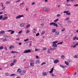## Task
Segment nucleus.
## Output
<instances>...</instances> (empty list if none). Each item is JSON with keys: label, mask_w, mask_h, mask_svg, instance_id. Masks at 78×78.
<instances>
[{"label": "nucleus", "mask_w": 78, "mask_h": 78, "mask_svg": "<svg viewBox=\"0 0 78 78\" xmlns=\"http://www.w3.org/2000/svg\"><path fill=\"white\" fill-rule=\"evenodd\" d=\"M50 25H53L54 27H56L57 28L58 27V25L57 24H56V23L53 22L51 23H50Z\"/></svg>", "instance_id": "1"}, {"label": "nucleus", "mask_w": 78, "mask_h": 78, "mask_svg": "<svg viewBox=\"0 0 78 78\" xmlns=\"http://www.w3.org/2000/svg\"><path fill=\"white\" fill-rule=\"evenodd\" d=\"M30 66H31L32 67H33V66H34V62H33V60H30Z\"/></svg>", "instance_id": "2"}, {"label": "nucleus", "mask_w": 78, "mask_h": 78, "mask_svg": "<svg viewBox=\"0 0 78 78\" xmlns=\"http://www.w3.org/2000/svg\"><path fill=\"white\" fill-rule=\"evenodd\" d=\"M23 16H24L23 15H19L18 16H17L16 17V19H20V18H21V17H23Z\"/></svg>", "instance_id": "3"}, {"label": "nucleus", "mask_w": 78, "mask_h": 78, "mask_svg": "<svg viewBox=\"0 0 78 78\" xmlns=\"http://www.w3.org/2000/svg\"><path fill=\"white\" fill-rule=\"evenodd\" d=\"M31 52V50L28 49V50L25 51L23 52L24 53H30Z\"/></svg>", "instance_id": "4"}, {"label": "nucleus", "mask_w": 78, "mask_h": 78, "mask_svg": "<svg viewBox=\"0 0 78 78\" xmlns=\"http://www.w3.org/2000/svg\"><path fill=\"white\" fill-rule=\"evenodd\" d=\"M43 10H44L45 11H50V9L48 8H43Z\"/></svg>", "instance_id": "5"}, {"label": "nucleus", "mask_w": 78, "mask_h": 78, "mask_svg": "<svg viewBox=\"0 0 78 78\" xmlns=\"http://www.w3.org/2000/svg\"><path fill=\"white\" fill-rule=\"evenodd\" d=\"M8 32H9V31H11V34H12L13 33H14V30H9L7 31Z\"/></svg>", "instance_id": "6"}, {"label": "nucleus", "mask_w": 78, "mask_h": 78, "mask_svg": "<svg viewBox=\"0 0 78 78\" xmlns=\"http://www.w3.org/2000/svg\"><path fill=\"white\" fill-rule=\"evenodd\" d=\"M42 75H43V76H47V73L45 72H43L42 73Z\"/></svg>", "instance_id": "7"}, {"label": "nucleus", "mask_w": 78, "mask_h": 78, "mask_svg": "<svg viewBox=\"0 0 78 78\" xmlns=\"http://www.w3.org/2000/svg\"><path fill=\"white\" fill-rule=\"evenodd\" d=\"M52 47H58V45L56 44H53Z\"/></svg>", "instance_id": "8"}, {"label": "nucleus", "mask_w": 78, "mask_h": 78, "mask_svg": "<svg viewBox=\"0 0 78 78\" xmlns=\"http://www.w3.org/2000/svg\"><path fill=\"white\" fill-rule=\"evenodd\" d=\"M8 17L7 16H4V17H2V20H6L7 19H8Z\"/></svg>", "instance_id": "9"}, {"label": "nucleus", "mask_w": 78, "mask_h": 78, "mask_svg": "<svg viewBox=\"0 0 78 78\" xmlns=\"http://www.w3.org/2000/svg\"><path fill=\"white\" fill-rule=\"evenodd\" d=\"M58 62H59V60H58V59H56L54 61V62L55 64H56V63H58Z\"/></svg>", "instance_id": "10"}, {"label": "nucleus", "mask_w": 78, "mask_h": 78, "mask_svg": "<svg viewBox=\"0 0 78 78\" xmlns=\"http://www.w3.org/2000/svg\"><path fill=\"white\" fill-rule=\"evenodd\" d=\"M14 48V47L13 46H11L9 47V49H13Z\"/></svg>", "instance_id": "11"}, {"label": "nucleus", "mask_w": 78, "mask_h": 78, "mask_svg": "<svg viewBox=\"0 0 78 78\" xmlns=\"http://www.w3.org/2000/svg\"><path fill=\"white\" fill-rule=\"evenodd\" d=\"M76 45H78V43H76L73 46V48H75L76 47Z\"/></svg>", "instance_id": "12"}, {"label": "nucleus", "mask_w": 78, "mask_h": 78, "mask_svg": "<svg viewBox=\"0 0 78 78\" xmlns=\"http://www.w3.org/2000/svg\"><path fill=\"white\" fill-rule=\"evenodd\" d=\"M17 72L20 73V72H22V70L20 69H18L17 70Z\"/></svg>", "instance_id": "13"}, {"label": "nucleus", "mask_w": 78, "mask_h": 78, "mask_svg": "<svg viewBox=\"0 0 78 78\" xmlns=\"http://www.w3.org/2000/svg\"><path fill=\"white\" fill-rule=\"evenodd\" d=\"M35 63L36 64H38V63H39V60H36L35 61Z\"/></svg>", "instance_id": "14"}, {"label": "nucleus", "mask_w": 78, "mask_h": 78, "mask_svg": "<svg viewBox=\"0 0 78 78\" xmlns=\"http://www.w3.org/2000/svg\"><path fill=\"white\" fill-rule=\"evenodd\" d=\"M52 33H55V32H56V30L55 29H53L52 30Z\"/></svg>", "instance_id": "15"}, {"label": "nucleus", "mask_w": 78, "mask_h": 78, "mask_svg": "<svg viewBox=\"0 0 78 78\" xmlns=\"http://www.w3.org/2000/svg\"><path fill=\"white\" fill-rule=\"evenodd\" d=\"M53 68H52L51 69V71H49V73H52V72H53Z\"/></svg>", "instance_id": "16"}, {"label": "nucleus", "mask_w": 78, "mask_h": 78, "mask_svg": "<svg viewBox=\"0 0 78 78\" xmlns=\"http://www.w3.org/2000/svg\"><path fill=\"white\" fill-rule=\"evenodd\" d=\"M65 63L66 64V65H67V66H69V62L66 61H65Z\"/></svg>", "instance_id": "17"}, {"label": "nucleus", "mask_w": 78, "mask_h": 78, "mask_svg": "<svg viewBox=\"0 0 78 78\" xmlns=\"http://www.w3.org/2000/svg\"><path fill=\"white\" fill-rule=\"evenodd\" d=\"M55 34V35H59V32H56Z\"/></svg>", "instance_id": "18"}, {"label": "nucleus", "mask_w": 78, "mask_h": 78, "mask_svg": "<svg viewBox=\"0 0 78 78\" xmlns=\"http://www.w3.org/2000/svg\"><path fill=\"white\" fill-rule=\"evenodd\" d=\"M74 58H78V55H76L73 56Z\"/></svg>", "instance_id": "19"}, {"label": "nucleus", "mask_w": 78, "mask_h": 78, "mask_svg": "<svg viewBox=\"0 0 78 78\" xmlns=\"http://www.w3.org/2000/svg\"><path fill=\"white\" fill-rule=\"evenodd\" d=\"M20 26L21 27H24V24H23V23H21V24H20Z\"/></svg>", "instance_id": "20"}, {"label": "nucleus", "mask_w": 78, "mask_h": 78, "mask_svg": "<svg viewBox=\"0 0 78 78\" xmlns=\"http://www.w3.org/2000/svg\"><path fill=\"white\" fill-rule=\"evenodd\" d=\"M58 41H55L52 42V44H56V43H58Z\"/></svg>", "instance_id": "21"}, {"label": "nucleus", "mask_w": 78, "mask_h": 78, "mask_svg": "<svg viewBox=\"0 0 78 78\" xmlns=\"http://www.w3.org/2000/svg\"><path fill=\"white\" fill-rule=\"evenodd\" d=\"M46 64V62H43L41 64V66H42L43 65H45V64Z\"/></svg>", "instance_id": "22"}, {"label": "nucleus", "mask_w": 78, "mask_h": 78, "mask_svg": "<svg viewBox=\"0 0 78 78\" xmlns=\"http://www.w3.org/2000/svg\"><path fill=\"white\" fill-rule=\"evenodd\" d=\"M51 52H50V49H48V54H50V53Z\"/></svg>", "instance_id": "23"}, {"label": "nucleus", "mask_w": 78, "mask_h": 78, "mask_svg": "<svg viewBox=\"0 0 78 78\" xmlns=\"http://www.w3.org/2000/svg\"><path fill=\"white\" fill-rule=\"evenodd\" d=\"M45 31L44 30H43V31H42V33H41V35H42V34H44V33H45Z\"/></svg>", "instance_id": "24"}, {"label": "nucleus", "mask_w": 78, "mask_h": 78, "mask_svg": "<svg viewBox=\"0 0 78 78\" xmlns=\"http://www.w3.org/2000/svg\"><path fill=\"white\" fill-rule=\"evenodd\" d=\"M59 20V19H56L54 21V22H56L57 21H58Z\"/></svg>", "instance_id": "25"}, {"label": "nucleus", "mask_w": 78, "mask_h": 78, "mask_svg": "<svg viewBox=\"0 0 78 78\" xmlns=\"http://www.w3.org/2000/svg\"><path fill=\"white\" fill-rule=\"evenodd\" d=\"M69 12V11H64L63 12V13H66V14H67V13L68 12Z\"/></svg>", "instance_id": "26"}, {"label": "nucleus", "mask_w": 78, "mask_h": 78, "mask_svg": "<svg viewBox=\"0 0 78 78\" xmlns=\"http://www.w3.org/2000/svg\"><path fill=\"white\" fill-rule=\"evenodd\" d=\"M62 43H63V42H62L58 43L57 44V45H59V44H62Z\"/></svg>", "instance_id": "27"}, {"label": "nucleus", "mask_w": 78, "mask_h": 78, "mask_svg": "<svg viewBox=\"0 0 78 78\" xmlns=\"http://www.w3.org/2000/svg\"><path fill=\"white\" fill-rule=\"evenodd\" d=\"M13 65H14V62L10 64V66H13Z\"/></svg>", "instance_id": "28"}, {"label": "nucleus", "mask_w": 78, "mask_h": 78, "mask_svg": "<svg viewBox=\"0 0 78 78\" xmlns=\"http://www.w3.org/2000/svg\"><path fill=\"white\" fill-rule=\"evenodd\" d=\"M28 27H30V25L28 24L26 26V28H28Z\"/></svg>", "instance_id": "29"}, {"label": "nucleus", "mask_w": 78, "mask_h": 78, "mask_svg": "<svg viewBox=\"0 0 78 78\" xmlns=\"http://www.w3.org/2000/svg\"><path fill=\"white\" fill-rule=\"evenodd\" d=\"M0 33H1V34H3V33H5V31H1Z\"/></svg>", "instance_id": "30"}, {"label": "nucleus", "mask_w": 78, "mask_h": 78, "mask_svg": "<svg viewBox=\"0 0 78 78\" xmlns=\"http://www.w3.org/2000/svg\"><path fill=\"white\" fill-rule=\"evenodd\" d=\"M30 32V30H27V31L26 32V34H27L28 33Z\"/></svg>", "instance_id": "31"}, {"label": "nucleus", "mask_w": 78, "mask_h": 78, "mask_svg": "<svg viewBox=\"0 0 78 78\" xmlns=\"http://www.w3.org/2000/svg\"><path fill=\"white\" fill-rule=\"evenodd\" d=\"M22 33V30H21L18 32V34H20V33Z\"/></svg>", "instance_id": "32"}, {"label": "nucleus", "mask_w": 78, "mask_h": 78, "mask_svg": "<svg viewBox=\"0 0 78 78\" xmlns=\"http://www.w3.org/2000/svg\"><path fill=\"white\" fill-rule=\"evenodd\" d=\"M61 58H62V59H64V58H65V56H64V55H62L61 56Z\"/></svg>", "instance_id": "33"}, {"label": "nucleus", "mask_w": 78, "mask_h": 78, "mask_svg": "<svg viewBox=\"0 0 78 78\" xmlns=\"http://www.w3.org/2000/svg\"><path fill=\"white\" fill-rule=\"evenodd\" d=\"M39 35V33H37L36 34V36H38Z\"/></svg>", "instance_id": "34"}, {"label": "nucleus", "mask_w": 78, "mask_h": 78, "mask_svg": "<svg viewBox=\"0 0 78 78\" xmlns=\"http://www.w3.org/2000/svg\"><path fill=\"white\" fill-rule=\"evenodd\" d=\"M26 72H27V71H25V70H23V73H26Z\"/></svg>", "instance_id": "35"}, {"label": "nucleus", "mask_w": 78, "mask_h": 78, "mask_svg": "<svg viewBox=\"0 0 78 78\" xmlns=\"http://www.w3.org/2000/svg\"><path fill=\"white\" fill-rule=\"evenodd\" d=\"M3 41H4V42H5V41H7V39H4L3 40Z\"/></svg>", "instance_id": "36"}, {"label": "nucleus", "mask_w": 78, "mask_h": 78, "mask_svg": "<svg viewBox=\"0 0 78 78\" xmlns=\"http://www.w3.org/2000/svg\"><path fill=\"white\" fill-rule=\"evenodd\" d=\"M4 48L2 46L0 47V49H3Z\"/></svg>", "instance_id": "37"}, {"label": "nucleus", "mask_w": 78, "mask_h": 78, "mask_svg": "<svg viewBox=\"0 0 78 78\" xmlns=\"http://www.w3.org/2000/svg\"><path fill=\"white\" fill-rule=\"evenodd\" d=\"M66 15H70V14H71L70 13H67L66 14Z\"/></svg>", "instance_id": "38"}, {"label": "nucleus", "mask_w": 78, "mask_h": 78, "mask_svg": "<svg viewBox=\"0 0 78 78\" xmlns=\"http://www.w3.org/2000/svg\"><path fill=\"white\" fill-rule=\"evenodd\" d=\"M60 67H62V68H64V66H63L61 65H60Z\"/></svg>", "instance_id": "39"}, {"label": "nucleus", "mask_w": 78, "mask_h": 78, "mask_svg": "<svg viewBox=\"0 0 78 78\" xmlns=\"http://www.w3.org/2000/svg\"><path fill=\"white\" fill-rule=\"evenodd\" d=\"M2 18H3V16H2V15H1L0 16V20L2 19Z\"/></svg>", "instance_id": "40"}, {"label": "nucleus", "mask_w": 78, "mask_h": 78, "mask_svg": "<svg viewBox=\"0 0 78 78\" xmlns=\"http://www.w3.org/2000/svg\"><path fill=\"white\" fill-rule=\"evenodd\" d=\"M36 59H39V57L38 56V55H37L36 56Z\"/></svg>", "instance_id": "41"}, {"label": "nucleus", "mask_w": 78, "mask_h": 78, "mask_svg": "<svg viewBox=\"0 0 78 78\" xmlns=\"http://www.w3.org/2000/svg\"><path fill=\"white\" fill-rule=\"evenodd\" d=\"M65 30H66V29H65V28H63L61 30V31H65Z\"/></svg>", "instance_id": "42"}, {"label": "nucleus", "mask_w": 78, "mask_h": 78, "mask_svg": "<svg viewBox=\"0 0 78 78\" xmlns=\"http://www.w3.org/2000/svg\"><path fill=\"white\" fill-rule=\"evenodd\" d=\"M9 75V73H5V76H8Z\"/></svg>", "instance_id": "43"}, {"label": "nucleus", "mask_w": 78, "mask_h": 78, "mask_svg": "<svg viewBox=\"0 0 78 78\" xmlns=\"http://www.w3.org/2000/svg\"><path fill=\"white\" fill-rule=\"evenodd\" d=\"M27 41H28V39L27 38L25 40H24V42H27Z\"/></svg>", "instance_id": "44"}, {"label": "nucleus", "mask_w": 78, "mask_h": 78, "mask_svg": "<svg viewBox=\"0 0 78 78\" xmlns=\"http://www.w3.org/2000/svg\"><path fill=\"white\" fill-rule=\"evenodd\" d=\"M58 25H60V26H61V27H62V26H63V25H62V24H61V23H59V24H58Z\"/></svg>", "instance_id": "45"}, {"label": "nucleus", "mask_w": 78, "mask_h": 78, "mask_svg": "<svg viewBox=\"0 0 78 78\" xmlns=\"http://www.w3.org/2000/svg\"><path fill=\"white\" fill-rule=\"evenodd\" d=\"M14 75H15V74H11L10 76H14Z\"/></svg>", "instance_id": "46"}, {"label": "nucleus", "mask_w": 78, "mask_h": 78, "mask_svg": "<svg viewBox=\"0 0 78 78\" xmlns=\"http://www.w3.org/2000/svg\"><path fill=\"white\" fill-rule=\"evenodd\" d=\"M59 16H61V15H59V14H58L57 15V17H59Z\"/></svg>", "instance_id": "47"}, {"label": "nucleus", "mask_w": 78, "mask_h": 78, "mask_svg": "<svg viewBox=\"0 0 78 78\" xmlns=\"http://www.w3.org/2000/svg\"><path fill=\"white\" fill-rule=\"evenodd\" d=\"M23 4H24V3H23V2H22L20 4V6H21V5H23Z\"/></svg>", "instance_id": "48"}, {"label": "nucleus", "mask_w": 78, "mask_h": 78, "mask_svg": "<svg viewBox=\"0 0 78 78\" xmlns=\"http://www.w3.org/2000/svg\"><path fill=\"white\" fill-rule=\"evenodd\" d=\"M1 6H2V7H3V3L2 2L1 3Z\"/></svg>", "instance_id": "49"}, {"label": "nucleus", "mask_w": 78, "mask_h": 78, "mask_svg": "<svg viewBox=\"0 0 78 78\" xmlns=\"http://www.w3.org/2000/svg\"><path fill=\"white\" fill-rule=\"evenodd\" d=\"M13 62H16V59H14L13 61Z\"/></svg>", "instance_id": "50"}, {"label": "nucleus", "mask_w": 78, "mask_h": 78, "mask_svg": "<svg viewBox=\"0 0 78 78\" xmlns=\"http://www.w3.org/2000/svg\"><path fill=\"white\" fill-rule=\"evenodd\" d=\"M16 40H17V41H20V39L19 38H18L16 39Z\"/></svg>", "instance_id": "51"}, {"label": "nucleus", "mask_w": 78, "mask_h": 78, "mask_svg": "<svg viewBox=\"0 0 78 78\" xmlns=\"http://www.w3.org/2000/svg\"><path fill=\"white\" fill-rule=\"evenodd\" d=\"M69 19H70V18H69V17L67 18L66 19V20H69Z\"/></svg>", "instance_id": "52"}, {"label": "nucleus", "mask_w": 78, "mask_h": 78, "mask_svg": "<svg viewBox=\"0 0 78 78\" xmlns=\"http://www.w3.org/2000/svg\"><path fill=\"white\" fill-rule=\"evenodd\" d=\"M74 6H78V4L74 5Z\"/></svg>", "instance_id": "53"}, {"label": "nucleus", "mask_w": 78, "mask_h": 78, "mask_svg": "<svg viewBox=\"0 0 78 78\" xmlns=\"http://www.w3.org/2000/svg\"><path fill=\"white\" fill-rule=\"evenodd\" d=\"M5 3L8 4V3H10V2H6Z\"/></svg>", "instance_id": "54"}, {"label": "nucleus", "mask_w": 78, "mask_h": 78, "mask_svg": "<svg viewBox=\"0 0 78 78\" xmlns=\"http://www.w3.org/2000/svg\"><path fill=\"white\" fill-rule=\"evenodd\" d=\"M35 3V2H33L31 4V5H34V4Z\"/></svg>", "instance_id": "55"}, {"label": "nucleus", "mask_w": 78, "mask_h": 78, "mask_svg": "<svg viewBox=\"0 0 78 78\" xmlns=\"http://www.w3.org/2000/svg\"><path fill=\"white\" fill-rule=\"evenodd\" d=\"M51 75L52 76H55L54 75V74H52Z\"/></svg>", "instance_id": "56"}, {"label": "nucleus", "mask_w": 78, "mask_h": 78, "mask_svg": "<svg viewBox=\"0 0 78 78\" xmlns=\"http://www.w3.org/2000/svg\"><path fill=\"white\" fill-rule=\"evenodd\" d=\"M20 2V0H19V1H17L16 2V3H18V2Z\"/></svg>", "instance_id": "57"}, {"label": "nucleus", "mask_w": 78, "mask_h": 78, "mask_svg": "<svg viewBox=\"0 0 78 78\" xmlns=\"http://www.w3.org/2000/svg\"><path fill=\"white\" fill-rule=\"evenodd\" d=\"M71 20H69L68 21V23H70V22H71Z\"/></svg>", "instance_id": "58"}, {"label": "nucleus", "mask_w": 78, "mask_h": 78, "mask_svg": "<svg viewBox=\"0 0 78 78\" xmlns=\"http://www.w3.org/2000/svg\"><path fill=\"white\" fill-rule=\"evenodd\" d=\"M40 25L41 26H44V24H41Z\"/></svg>", "instance_id": "59"}, {"label": "nucleus", "mask_w": 78, "mask_h": 78, "mask_svg": "<svg viewBox=\"0 0 78 78\" xmlns=\"http://www.w3.org/2000/svg\"><path fill=\"white\" fill-rule=\"evenodd\" d=\"M19 44L20 45H22V43H21V42L19 43Z\"/></svg>", "instance_id": "60"}, {"label": "nucleus", "mask_w": 78, "mask_h": 78, "mask_svg": "<svg viewBox=\"0 0 78 78\" xmlns=\"http://www.w3.org/2000/svg\"><path fill=\"white\" fill-rule=\"evenodd\" d=\"M5 7H2V9H5Z\"/></svg>", "instance_id": "61"}, {"label": "nucleus", "mask_w": 78, "mask_h": 78, "mask_svg": "<svg viewBox=\"0 0 78 78\" xmlns=\"http://www.w3.org/2000/svg\"><path fill=\"white\" fill-rule=\"evenodd\" d=\"M29 10L28 9V8H27V9H26V11H28Z\"/></svg>", "instance_id": "62"}, {"label": "nucleus", "mask_w": 78, "mask_h": 78, "mask_svg": "<svg viewBox=\"0 0 78 78\" xmlns=\"http://www.w3.org/2000/svg\"><path fill=\"white\" fill-rule=\"evenodd\" d=\"M35 51H39V50L38 49H35Z\"/></svg>", "instance_id": "63"}, {"label": "nucleus", "mask_w": 78, "mask_h": 78, "mask_svg": "<svg viewBox=\"0 0 78 78\" xmlns=\"http://www.w3.org/2000/svg\"><path fill=\"white\" fill-rule=\"evenodd\" d=\"M12 53H14L15 52L14 51H11Z\"/></svg>", "instance_id": "64"}]
</instances>
